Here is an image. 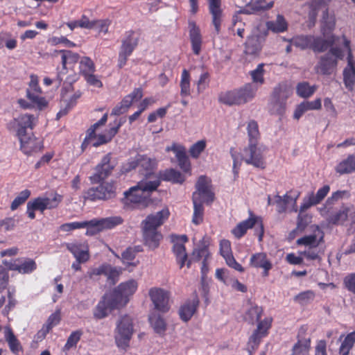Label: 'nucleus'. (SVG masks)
Returning a JSON list of instances; mask_svg holds the SVG:
<instances>
[{"label":"nucleus","mask_w":355,"mask_h":355,"mask_svg":"<svg viewBox=\"0 0 355 355\" xmlns=\"http://www.w3.org/2000/svg\"><path fill=\"white\" fill-rule=\"evenodd\" d=\"M160 185L159 180L139 182L124 191L121 202L126 211L143 210L153 203L151 193Z\"/></svg>","instance_id":"obj_1"},{"label":"nucleus","mask_w":355,"mask_h":355,"mask_svg":"<svg viewBox=\"0 0 355 355\" xmlns=\"http://www.w3.org/2000/svg\"><path fill=\"white\" fill-rule=\"evenodd\" d=\"M170 212L163 209L155 214H150L142 222V232L144 243L151 249L157 248L162 239V234L157 230L164 222L168 219Z\"/></svg>","instance_id":"obj_2"},{"label":"nucleus","mask_w":355,"mask_h":355,"mask_svg":"<svg viewBox=\"0 0 355 355\" xmlns=\"http://www.w3.org/2000/svg\"><path fill=\"white\" fill-rule=\"evenodd\" d=\"M123 222V219L121 216H112L81 222L67 223L61 225L60 229L63 232H70L76 229L87 228L86 235L93 236L105 229H112L121 225Z\"/></svg>","instance_id":"obj_3"},{"label":"nucleus","mask_w":355,"mask_h":355,"mask_svg":"<svg viewBox=\"0 0 355 355\" xmlns=\"http://www.w3.org/2000/svg\"><path fill=\"white\" fill-rule=\"evenodd\" d=\"M320 214L333 225H355V205L351 202L342 203L339 207L320 210Z\"/></svg>","instance_id":"obj_4"},{"label":"nucleus","mask_w":355,"mask_h":355,"mask_svg":"<svg viewBox=\"0 0 355 355\" xmlns=\"http://www.w3.org/2000/svg\"><path fill=\"white\" fill-rule=\"evenodd\" d=\"M331 1L311 0L306 3L309 9L308 20L306 21V26L309 28H311L315 25L319 10L322 8H325L322 14V25L321 28V31L324 36L334 30L336 24L334 19L329 17L328 5Z\"/></svg>","instance_id":"obj_5"},{"label":"nucleus","mask_w":355,"mask_h":355,"mask_svg":"<svg viewBox=\"0 0 355 355\" xmlns=\"http://www.w3.org/2000/svg\"><path fill=\"white\" fill-rule=\"evenodd\" d=\"M256 92L257 88L249 83L239 89L222 92L219 95L218 101L227 105H239L251 101L254 97Z\"/></svg>","instance_id":"obj_6"},{"label":"nucleus","mask_w":355,"mask_h":355,"mask_svg":"<svg viewBox=\"0 0 355 355\" xmlns=\"http://www.w3.org/2000/svg\"><path fill=\"white\" fill-rule=\"evenodd\" d=\"M343 58V52L340 48L332 47L328 53L320 57L314 70L318 74L331 75L336 69L338 60H342Z\"/></svg>","instance_id":"obj_7"},{"label":"nucleus","mask_w":355,"mask_h":355,"mask_svg":"<svg viewBox=\"0 0 355 355\" xmlns=\"http://www.w3.org/2000/svg\"><path fill=\"white\" fill-rule=\"evenodd\" d=\"M116 196L115 181L103 182L98 187H91L84 193V199L89 201L107 200Z\"/></svg>","instance_id":"obj_8"},{"label":"nucleus","mask_w":355,"mask_h":355,"mask_svg":"<svg viewBox=\"0 0 355 355\" xmlns=\"http://www.w3.org/2000/svg\"><path fill=\"white\" fill-rule=\"evenodd\" d=\"M133 324L132 318L125 315L122 316L116 324L115 331V342L118 347L126 349L133 334Z\"/></svg>","instance_id":"obj_9"},{"label":"nucleus","mask_w":355,"mask_h":355,"mask_svg":"<svg viewBox=\"0 0 355 355\" xmlns=\"http://www.w3.org/2000/svg\"><path fill=\"white\" fill-rule=\"evenodd\" d=\"M257 225V227L255 229V234L258 236L259 241H261L264 234V227L262 219L260 217H257L250 211V217L236 225V226L232 230V234L236 238L241 239L247 232L249 229L252 228L254 226Z\"/></svg>","instance_id":"obj_10"},{"label":"nucleus","mask_w":355,"mask_h":355,"mask_svg":"<svg viewBox=\"0 0 355 355\" xmlns=\"http://www.w3.org/2000/svg\"><path fill=\"white\" fill-rule=\"evenodd\" d=\"M272 322V318L271 317H266L258 322L257 328L254 330L248 341V350L250 355L259 347L262 338L268 335Z\"/></svg>","instance_id":"obj_11"},{"label":"nucleus","mask_w":355,"mask_h":355,"mask_svg":"<svg viewBox=\"0 0 355 355\" xmlns=\"http://www.w3.org/2000/svg\"><path fill=\"white\" fill-rule=\"evenodd\" d=\"M138 283L135 279H131L119 284L110 293L119 305L122 308L129 302V297L137 290Z\"/></svg>","instance_id":"obj_12"},{"label":"nucleus","mask_w":355,"mask_h":355,"mask_svg":"<svg viewBox=\"0 0 355 355\" xmlns=\"http://www.w3.org/2000/svg\"><path fill=\"white\" fill-rule=\"evenodd\" d=\"M116 166V162L112 160L111 153L103 157L101 162L95 167V173L90 177L93 184H98L107 178Z\"/></svg>","instance_id":"obj_13"},{"label":"nucleus","mask_w":355,"mask_h":355,"mask_svg":"<svg viewBox=\"0 0 355 355\" xmlns=\"http://www.w3.org/2000/svg\"><path fill=\"white\" fill-rule=\"evenodd\" d=\"M42 92V89L39 85L38 76L35 74H31L28 88L26 89V97L40 110L46 107L49 104L46 98L41 96Z\"/></svg>","instance_id":"obj_14"},{"label":"nucleus","mask_w":355,"mask_h":355,"mask_svg":"<svg viewBox=\"0 0 355 355\" xmlns=\"http://www.w3.org/2000/svg\"><path fill=\"white\" fill-rule=\"evenodd\" d=\"M60 56V62L62 64V68H57L58 73L56 78L54 81L58 83V85H60L63 80V75L67 73L68 67H73L76 63L78 62L80 55L78 53L73 52L70 50H59L55 51V55Z\"/></svg>","instance_id":"obj_15"},{"label":"nucleus","mask_w":355,"mask_h":355,"mask_svg":"<svg viewBox=\"0 0 355 355\" xmlns=\"http://www.w3.org/2000/svg\"><path fill=\"white\" fill-rule=\"evenodd\" d=\"M196 191L193 193L192 199L202 200L207 205L214 200V193L211 191V180L201 175L196 184Z\"/></svg>","instance_id":"obj_16"},{"label":"nucleus","mask_w":355,"mask_h":355,"mask_svg":"<svg viewBox=\"0 0 355 355\" xmlns=\"http://www.w3.org/2000/svg\"><path fill=\"white\" fill-rule=\"evenodd\" d=\"M243 159L246 164L254 167L260 168L266 167L263 150L258 147V143H249L248 146L243 149Z\"/></svg>","instance_id":"obj_17"},{"label":"nucleus","mask_w":355,"mask_h":355,"mask_svg":"<svg viewBox=\"0 0 355 355\" xmlns=\"http://www.w3.org/2000/svg\"><path fill=\"white\" fill-rule=\"evenodd\" d=\"M344 46L348 51L347 64L343 70V82L349 91H352L355 85V67L354 66V58L350 48V41L343 36Z\"/></svg>","instance_id":"obj_18"},{"label":"nucleus","mask_w":355,"mask_h":355,"mask_svg":"<svg viewBox=\"0 0 355 355\" xmlns=\"http://www.w3.org/2000/svg\"><path fill=\"white\" fill-rule=\"evenodd\" d=\"M37 116L32 114H21L14 119L17 137L33 133V130L37 122Z\"/></svg>","instance_id":"obj_19"},{"label":"nucleus","mask_w":355,"mask_h":355,"mask_svg":"<svg viewBox=\"0 0 355 355\" xmlns=\"http://www.w3.org/2000/svg\"><path fill=\"white\" fill-rule=\"evenodd\" d=\"M148 294L156 310L162 313L168 311L170 309V293L168 291L163 288L153 287L149 290Z\"/></svg>","instance_id":"obj_20"},{"label":"nucleus","mask_w":355,"mask_h":355,"mask_svg":"<svg viewBox=\"0 0 355 355\" xmlns=\"http://www.w3.org/2000/svg\"><path fill=\"white\" fill-rule=\"evenodd\" d=\"M113 299L114 297L110 293H105L103 295L94 310L93 314L96 319L101 320L105 318L111 311L121 308Z\"/></svg>","instance_id":"obj_21"},{"label":"nucleus","mask_w":355,"mask_h":355,"mask_svg":"<svg viewBox=\"0 0 355 355\" xmlns=\"http://www.w3.org/2000/svg\"><path fill=\"white\" fill-rule=\"evenodd\" d=\"M187 235H172L171 242L173 243V252L180 268H182L187 261L188 256L184 244L188 241Z\"/></svg>","instance_id":"obj_22"},{"label":"nucleus","mask_w":355,"mask_h":355,"mask_svg":"<svg viewBox=\"0 0 355 355\" xmlns=\"http://www.w3.org/2000/svg\"><path fill=\"white\" fill-rule=\"evenodd\" d=\"M3 263L10 270L18 271L21 274H30L37 268V263L33 259L21 257L11 261H4Z\"/></svg>","instance_id":"obj_23"},{"label":"nucleus","mask_w":355,"mask_h":355,"mask_svg":"<svg viewBox=\"0 0 355 355\" xmlns=\"http://www.w3.org/2000/svg\"><path fill=\"white\" fill-rule=\"evenodd\" d=\"M124 123L122 119H116L113 123H110V128L103 134L96 135L93 139L92 144L94 147H98L101 145L106 144L112 141L114 136L118 133L120 128Z\"/></svg>","instance_id":"obj_24"},{"label":"nucleus","mask_w":355,"mask_h":355,"mask_svg":"<svg viewBox=\"0 0 355 355\" xmlns=\"http://www.w3.org/2000/svg\"><path fill=\"white\" fill-rule=\"evenodd\" d=\"M124 123L122 119H116L113 123H110V128L103 134L96 135L93 139L92 144L94 147H98L101 145L106 144L112 141L114 136L118 133L120 128Z\"/></svg>","instance_id":"obj_25"},{"label":"nucleus","mask_w":355,"mask_h":355,"mask_svg":"<svg viewBox=\"0 0 355 355\" xmlns=\"http://www.w3.org/2000/svg\"><path fill=\"white\" fill-rule=\"evenodd\" d=\"M20 149L26 155L40 152L43 148L42 141L37 138L33 133L18 137Z\"/></svg>","instance_id":"obj_26"},{"label":"nucleus","mask_w":355,"mask_h":355,"mask_svg":"<svg viewBox=\"0 0 355 355\" xmlns=\"http://www.w3.org/2000/svg\"><path fill=\"white\" fill-rule=\"evenodd\" d=\"M329 191L330 187L324 185L318 190L316 193H314V192L309 193L303 199V202L300 205V210L304 211L312 206L318 205L324 199Z\"/></svg>","instance_id":"obj_27"},{"label":"nucleus","mask_w":355,"mask_h":355,"mask_svg":"<svg viewBox=\"0 0 355 355\" xmlns=\"http://www.w3.org/2000/svg\"><path fill=\"white\" fill-rule=\"evenodd\" d=\"M297 341L293 345L291 355H309L311 338L306 336V329L302 327L297 333Z\"/></svg>","instance_id":"obj_28"},{"label":"nucleus","mask_w":355,"mask_h":355,"mask_svg":"<svg viewBox=\"0 0 355 355\" xmlns=\"http://www.w3.org/2000/svg\"><path fill=\"white\" fill-rule=\"evenodd\" d=\"M66 248L79 262H87L89 259V246L86 242L68 243Z\"/></svg>","instance_id":"obj_29"},{"label":"nucleus","mask_w":355,"mask_h":355,"mask_svg":"<svg viewBox=\"0 0 355 355\" xmlns=\"http://www.w3.org/2000/svg\"><path fill=\"white\" fill-rule=\"evenodd\" d=\"M189 35L192 51L194 55H199L202 49V37L199 26L194 21H189Z\"/></svg>","instance_id":"obj_30"},{"label":"nucleus","mask_w":355,"mask_h":355,"mask_svg":"<svg viewBox=\"0 0 355 355\" xmlns=\"http://www.w3.org/2000/svg\"><path fill=\"white\" fill-rule=\"evenodd\" d=\"M139 42V34L133 30L125 32L119 51L132 55Z\"/></svg>","instance_id":"obj_31"},{"label":"nucleus","mask_w":355,"mask_h":355,"mask_svg":"<svg viewBox=\"0 0 355 355\" xmlns=\"http://www.w3.org/2000/svg\"><path fill=\"white\" fill-rule=\"evenodd\" d=\"M3 334L4 338L12 354L19 355V352H23V347L20 341L17 339L10 326H6L4 327Z\"/></svg>","instance_id":"obj_32"},{"label":"nucleus","mask_w":355,"mask_h":355,"mask_svg":"<svg viewBox=\"0 0 355 355\" xmlns=\"http://www.w3.org/2000/svg\"><path fill=\"white\" fill-rule=\"evenodd\" d=\"M198 305L199 300L197 296L192 300L186 302L179 309L180 319L184 322L190 320L196 311Z\"/></svg>","instance_id":"obj_33"},{"label":"nucleus","mask_w":355,"mask_h":355,"mask_svg":"<svg viewBox=\"0 0 355 355\" xmlns=\"http://www.w3.org/2000/svg\"><path fill=\"white\" fill-rule=\"evenodd\" d=\"M107 113L104 114L100 120L91 125V127L87 130L85 138L81 144L82 151H85L86 150L90 141L93 140V138L96 137V131L97 128L100 126L104 125L107 121Z\"/></svg>","instance_id":"obj_34"},{"label":"nucleus","mask_w":355,"mask_h":355,"mask_svg":"<svg viewBox=\"0 0 355 355\" xmlns=\"http://www.w3.org/2000/svg\"><path fill=\"white\" fill-rule=\"evenodd\" d=\"M137 163L138 167L140 168L139 173L146 177H149L153 173L156 165V160L146 155H138Z\"/></svg>","instance_id":"obj_35"},{"label":"nucleus","mask_w":355,"mask_h":355,"mask_svg":"<svg viewBox=\"0 0 355 355\" xmlns=\"http://www.w3.org/2000/svg\"><path fill=\"white\" fill-rule=\"evenodd\" d=\"M340 175L349 174L355 171V154L349 155L346 159L340 162L335 167Z\"/></svg>","instance_id":"obj_36"},{"label":"nucleus","mask_w":355,"mask_h":355,"mask_svg":"<svg viewBox=\"0 0 355 355\" xmlns=\"http://www.w3.org/2000/svg\"><path fill=\"white\" fill-rule=\"evenodd\" d=\"M209 10L211 15L212 24L214 26L216 33L218 34L220 31V26L223 17L221 3L209 4Z\"/></svg>","instance_id":"obj_37"},{"label":"nucleus","mask_w":355,"mask_h":355,"mask_svg":"<svg viewBox=\"0 0 355 355\" xmlns=\"http://www.w3.org/2000/svg\"><path fill=\"white\" fill-rule=\"evenodd\" d=\"M292 93L288 85L286 82H282L274 87L270 98L286 101Z\"/></svg>","instance_id":"obj_38"},{"label":"nucleus","mask_w":355,"mask_h":355,"mask_svg":"<svg viewBox=\"0 0 355 355\" xmlns=\"http://www.w3.org/2000/svg\"><path fill=\"white\" fill-rule=\"evenodd\" d=\"M157 180L182 184L185 178L180 171L174 168H169L160 171L159 178Z\"/></svg>","instance_id":"obj_39"},{"label":"nucleus","mask_w":355,"mask_h":355,"mask_svg":"<svg viewBox=\"0 0 355 355\" xmlns=\"http://www.w3.org/2000/svg\"><path fill=\"white\" fill-rule=\"evenodd\" d=\"M148 320L155 333L160 336L165 334L167 324L165 320L159 314L151 313Z\"/></svg>","instance_id":"obj_40"},{"label":"nucleus","mask_w":355,"mask_h":355,"mask_svg":"<svg viewBox=\"0 0 355 355\" xmlns=\"http://www.w3.org/2000/svg\"><path fill=\"white\" fill-rule=\"evenodd\" d=\"M39 211L42 214L45 211V207L42 200V197L35 198L28 202L26 206V214L28 217L33 220L35 218V211Z\"/></svg>","instance_id":"obj_41"},{"label":"nucleus","mask_w":355,"mask_h":355,"mask_svg":"<svg viewBox=\"0 0 355 355\" xmlns=\"http://www.w3.org/2000/svg\"><path fill=\"white\" fill-rule=\"evenodd\" d=\"M350 197V193L348 191H336L331 193V196L327 198L325 203L320 207L318 208V211L320 210H325L329 209V207H334L335 206V203L338 202L339 200L347 199Z\"/></svg>","instance_id":"obj_42"},{"label":"nucleus","mask_w":355,"mask_h":355,"mask_svg":"<svg viewBox=\"0 0 355 355\" xmlns=\"http://www.w3.org/2000/svg\"><path fill=\"white\" fill-rule=\"evenodd\" d=\"M263 309L261 306L257 304H252L247 310L245 314V320L250 324H254L255 322H259L260 318L263 315Z\"/></svg>","instance_id":"obj_43"},{"label":"nucleus","mask_w":355,"mask_h":355,"mask_svg":"<svg viewBox=\"0 0 355 355\" xmlns=\"http://www.w3.org/2000/svg\"><path fill=\"white\" fill-rule=\"evenodd\" d=\"M261 50V44L258 36H252L248 38L245 44V53L246 55H257Z\"/></svg>","instance_id":"obj_44"},{"label":"nucleus","mask_w":355,"mask_h":355,"mask_svg":"<svg viewBox=\"0 0 355 355\" xmlns=\"http://www.w3.org/2000/svg\"><path fill=\"white\" fill-rule=\"evenodd\" d=\"M180 96L182 97L189 96L191 94V74L189 71L184 69L182 71L180 82Z\"/></svg>","instance_id":"obj_45"},{"label":"nucleus","mask_w":355,"mask_h":355,"mask_svg":"<svg viewBox=\"0 0 355 355\" xmlns=\"http://www.w3.org/2000/svg\"><path fill=\"white\" fill-rule=\"evenodd\" d=\"M334 43V37H331L328 40H324L320 37H314L313 36L311 49L314 52H324L328 48L331 46Z\"/></svg>","instance_id":"obj_46"},{"label":"nucleus","mask_w":355,"mask_h":355,"mask_svg":"<svg viewBox=\"0 0 355 355\" xmlns=\"http://www.w3.org/2000/svg\"><path fill=\"white\" fill-rule=\"evenodd\" d=\"M267 27L274 33H283L287 30L288 24L283 15H277L275 21L267 22Z\"/></svg>","instance_id":"obj_47"},{"label":"nucleus","mask_w":355,"mask_h":355,"mask_svg":"<svg viewBox=\"0 0 355 355\" xmlns=\"http://www.w3.org/2000/svg\"><path fill=\"white\" fill-rule=\"evenodd\" d=\"M96 66L94 61L87 56L81 58L79 62V73L83 77L91 73H95Z\"/></svg>","instance_id":"obj_48"},{"label":"nucleus","mask_w":355,"mask_h":355,"mask_svg":"<svg viewBox=\"0 0 355 355\" xmlns=\"http://www.w3.org/2000/svg\"><path fill=\"white\" fill-rule=\"evenodd\" d=\"M317 89L315 85H310L306 81L299 83L296 86V93L302 98H306L311 96Z\"/></svg>","instance_id":"obj_49"},{"label":"nucleus","mask_w":355,"mask_h":355,"mask_svg":"<svg viewBox=\"0 0 355 355\" xmlns=\"http://www.w3.org/2000/svg\"><path fill=\"white\" fill-rule=\"evenodd\" d=\"M270 263L271 262L270 260L268 259L266 253L258 252L253 254L251 256L249 265L253 268H262Z\"/></svg>","instance_id":"obj_50"},{"label":"nucleus","mask_w":355,"mask_h":355,"mask_svg":"<svg viewBox=\"0 0 355 355\" xmlns=\"http://www.w3.org/2000/svg\"><path fill=\"white\" fill-rule=\"evenodd\" d=\"M313 36L312 35H297L291 40V44L302 50L308 48L311 49Z\"/></svg>","instance_id":"obj_51"},{"label":"nucleus","mask_w":355,"mask_h":355,"mask_svg":"<svg viewBox=\"0 0 355 355\" xmlns=\"http://www.w3.org/2000/svg\"><path fill=\"white\" fill-rule=\"evenodd\" d=\"M193 204V214L192 217V223L196 225H200L203 221L204 218V207L202 200L192 199Z\"/></svg>","instance_id":"obj_52"},{"label":"nucleus","mask_w":355,"mask_h":355,"mask_svg":"<svg viewBox=\"0 0 355 355\" xmlns=\"http://www.w3.org/2000/svg\"><path fill=\"white\" fill-rule=\"evenodd\" d=\"M355 343V330L348 334L339 347L340 355H349Z\"/></svg>","instance_id":"obj_53"},{"label":"nucleus","mask_w":355,"mask_h":355,"mask_svg":"<svg viewBox=\"0 0 355 355\" xmlns=\"http://www.w3.org/2000/svg\"><path fill=\"white\" fill-rule=\"evenodd\" d=\"M286 107V101L276 99H270L269 111L271 114L283 116Z\"/></svg>","instance_id":"obj_54"},{"label":"nucleus","mask_w":355,"mask_h":355,"mask_svg":"<svg viewBox=\"0 0 355 355\" xmlns=\"http://www.w3.org/2000/svg\"><path fill=\"white\" fill-rule=\"evenodd\" d=\"M322 240L323 236H321L320 238L318 239L316 235L311 234L298 239L297 243L309 248H318Z\"/></svg>","instance_id":"obj_55"},{"label":"nucleus","mask_w":355,"mask_h":355,"mask_svg":"<svg viewBox=\"0 0 355 355\" xmlns=\"http://www.w3.org/2000/svg\"><path fill=\"white\" fill-rule=\"evenodd\" d=\"M83 334V332L81 329L71 332L63 347V351L67 352L69 351L71 348L76 347Z\"/></svg>","instance_id":"obj_56"},{"label":"nucleus","mask_w":355,"mask_h":355,"mask_svg":"<svg viewBox=\"0 0 355 355\" xmlns=\"http://www.w3.org/2000/svg\"><path fill=\"white\" fill-rule=\"evenodd\" d=\"M249 143H258L260 138L259 126L257 121L252 120L249 121L247 127Z\"/></svg>","instance_id":"obj_57"},{"label":"nucleus","mask_w":355,"mask_h":355,"mask_svg":"<svg viewBox=\"0 0 355 355\" xmlns=\"http://www.w3.org/2000/svg\"><path fill=\"white\" fill-rule=\"evenodd\" d=\"M61 320L60 311H56L51 314L49 317L46 323L42 327L44 334H48L55 326L58 325Z\"/></svg>","instance_id":"obj_58"},{"label":"nucleus","mask_w":355,"mask_h":355,"mask_svg":"<svg viewBox=\"0 0 355 355\" xmlns=\"http://www.w3.org/2000/svg\"><path fill=\"white\" fill-rule=\"evenodd\" d=\"M31 195V192L29 189H24L21 191L15 198L10 205V209L12 211L16 210L20 205L25 203V202L29 198Z\"/></svg>","instance_id":"obj_59"},{"label":"nucleus","mask_w":355,"mask_h":355,"mask_svg":"<svg viewBox=\"0 0 355 355\" xmlns=\"http://www.w3.org/2000/svg\"><path fill=\"white\" fill-rule=\"evenodd\" d=\"M121 273L122 269L121 268L113 267L110 264L107 265L105 276L110 284L114 285L118 282Z\"/></svg>","instance_id":"obj_60"},{"label":"nucleus","mask_w":355,"mask_h":355,"mask_svg":"<svg viewBox=\"0 0 355 355\" xmlns=\"http://www.w3.org/2000/svg\"><path fill=\"white\" fill-rule=\"evenodd\" d=\"M210 256L208 245H202L199 248L195 249L192 253V259L196 261H199L202 259V261H207Z\"/></svg>","instance_id":"obj_61"},{"label":"nucleus","mask_w":355,"mask_h":355,"mask_svg":"<svg viewBox=\"0 0 355 355\" xmlns=\"http://www.w3.org/2000/svg\"><path fill=\"white\" fill-rule=\"evenodd\" d=\"M274 1L267 3L266 0H251L248 4L249 7L254 11L267 10L273 7Z\"/></svg>","instance_id":"obj_62"},{"label":"nucleus","mask_w":355,"mask_h":355,"mask_svg":"<svg viewBox=\"0 0 355 355\" xmlns=\"http://www.w3.org/2000/svg\"><path fill=\"white\" fill-rule=\"evenodd\" d=\"M62 196L55 193L53 198L42 197V200L46 209H53L58 207L62 200Z\"/></svg>","instance_id":"obj_63"},{"label":"nucleus","mask_w":355,"mask_h":355,"mask_svg":"<svg viewBox=\"0 0 355 355\" xmlns=\"http://www.w3.org/2000/svg\"><path fill=\"white\" fill-rule=\"evenodd\" d=\"M315 293L309 290L300 293L295 297V301L302 305H306L312 302L315 298Z\"/></svg>","instance_id":"obj_64"}]
</instances>
